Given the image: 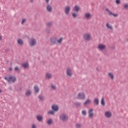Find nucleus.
<instances>
[{
	"instance_id": "5",
	"label": "nucleus",
	"mask_w": 128,
	"mask_h": 128,
	"mask_svg": "<svg viewBox=\"0 0 128 128\" xmlns=\"http://www.w3.org/2000/svg\"><path fill=\"white\" fill-rule=\"evenodd\" d=\"M29 44L30 46H36V40L34 38H32L30 40Z\"/></svg>"
},
{
	"instance_id": "44",
	"label": "nucleus",
	"mask_w": 128,
	"mask_h": 128,
	"mask_svg": "<svg viewBox=\"0 0 128 128\" xmlns=\"http://www.w3.org/2000/svg\"><path fill=\"white\" fill-rule=\"evenodd\" d=\"M9 70H12V68H9Z\"/></svg>"
},
{
	"instance_id": "32",
	"label": "nucleus",
	"mask_w": 128,
	"mask_h": 128,
	"mask_svg": "<svg viewBox=\"0 0 128 128\" xmlns=\"http://www.w3.org/2000/svg\"><path fill=\"white\" fill-rule=\"evenodd\" d=\"M72 16H73V18H78V14H76V12H74L72 14Z\"/></svg>"
},
{
	"instance_id": "24",
	"label": "nucleus",
	"mask_w": 128,
	"mask_h": 128,
	"mask_svg": "<svg viewBox=\"0 0 128 128\" xmlns=\"http://www.w3.org/2000/svg\"><path fill=\"white\" fill-rule=\"evenodd\" d=\"M22 66L24 68H28V62L24 63V64H22Z\"/></svg>"
},
{
	"instance_id": "47",
	"label": "nucleus",
	"mask_w": 128,
	"mask_h": 128,
	"mask_svg": "<svg viewBox=\"0 0 128 128\" xmlns=\"http://www.w3.org/2000/svg\"><path fill=\"white\" fill-rule=\"evenodd\" d=\"M11 90H12V87H11Z\"/></svg>"
},
{
	"instance_id": "40",
	"label": "nucleus",
	"mask_w": 128,
	"mask_h": 128,
	"mask_svg": "<svg viewBox=\"0 0 128 128\" xmlns=\"http://www.w3.org/2000/svg\"><path fill=\"white\" fill-rule=\"evenodd\" d=\"M26 22V19H23L22 20V22H21L22 24H24V22Z\"/></svg>"
},
{
	"instance_id": "38",
	"label": "nucleus",
	"mask_w": 128,
	"mask_h": 128,
	"mask_svg": "<svg viewBox=\"0 0 128 128\" xmlns=\"http://www.w3.org/2000/svg\"><path fill=\"white\" fill-rule=\"evenodd\" d=\"M124 8L125 10H128V4H124Z\"/></svg>"
},
{
	"instance_id": "6",
	"label": "nucleus",
	"mask_w": 128,
	"mask_h": 128,
	"mask_svg": "<svg viewBox=\"0 0 128 128\" xmlns=\"http://www.w3.org/2000/svg\"><path fill=\"white\" fill-rule=\"evenodd\" d=\"M106 12H108L110 16H114V18H116L117 16H118V14H114L108 9V8H106Z\"/></svg>"
},
{
	"instance_id": "18",
	"label": "nucleus",
	"mask_w": 128,
	"mask_h": 128,
	"mask_svg": "<svg viewBox=\"0 0 128 128\" xmlns=\"http://www.w3.org/2000/svg\"><path fill=\"white\" fill-rule=\"evenodd\" d=\"M94 104L96 106H98L100 104V100L98 98H96L94 99Z\"/></svg>"
},
{
	"instance_id": "11",
	"label": "nucleus",
	"mask_w": 128,
	"mask_h": 128,
	"mask_svg": "<svg viewBox=\"0 0 128 128\" xmlns=\"http://www.w3.org/2000/svg\"><path fill=\"white\" fill-rule=\"evenodd\" d=\"M84 38L86 40H88V42L90 40V39L92 38H90V36L88 34H84Z\"/></svg>"
},
{
	"instance_id": "39",
	"label": "nucleus",
	"mask_w": 128,
	"mask_h": 128,
	"mask_svg": "<svg viewBox=\"0 0 128 128\" xmlns=\"http://www.w3.org/2000/svg\"><path fill=\"white\" fill-rule=\"evenodd\" d=\"M76 128H82V125L80 124H76Z\"/></svg>"
},
{
	"instance_id": "17",
	"label": "nucleus",
	"mask_w": 128,
	"mask_h": 128,
	"mask_svg": "<svg viewBox=\"0 0 128 128\" xmlns=\"http://www.w3.org/2000/svg\"><path fill=\"white\" fill-rule=\"evenodd\" d=\"M104 114L106 118H112V112H106Z\"/></svg>"
},
{
	"instance_id": "28",
	"label": "nucleus",
	"mask_w": 128,
	"mask_h": 128,
	"mask_svg": "<svg viewBox=\"0 0 128 128\" xmlns=\"http://www.w3.org/2000/svg\"><path fill=\"white\" fill-rule=\"evenodd\" d=\"M48 114H52V116H54V114L56 112H54V111L52 110H50L48 112Z\"/></svg>"
},
{
	"instance_id": "2",
	"label": "nucleus",
	"mask_w": 128,
	"mask_h": 128,
	"mask_svg": "<svg viewBox=\"0 0 128 128\" xmlns=\"http://www.w3.org/2000/svg\"><path fill=\"white\" fill-rule=\"evenodd\" d=\"M60 118L62 122H68V116L66 113H62L60 116Z\"/></svg>"
},
{
	"instance_id": "43",
	"label": "nucleus",
	"mask_w": 128,
	"mask_h": 128,
	"mask_svg": "<svg viewBox=\"0 0 128 128\" xmlns=\"http://www.w3.org/2000/svg\"><path fill=\"white\" fill-rule=\"evenodd\" d=\"M32 128H36V124H33L32 125Z\"/></svg>"
},
{
	"instance_id": "34",
	"label": "nucleus",
	"mask_w": 128,
	"mask_h": 128,
	"mask_svg": "<svg viewBox=\"0 0 128 128\" xmlns=\"http://www.w3.org/2000/svg\"><path fill=\"white\" fill-rule=\"evenodd\" d=\"M46 24V26L50 27L52 26V22H48Z\"/></svg>"
},
{
	"instance_id": "26",
	"label": "nucleus",
	"mask_w": 128,
	"mask_h": 128,
	"mask_svg": "<svg viewBox=\"0 0 128 128\" xmlns=\"http://www.w3.org/2000/svg\"><path fill=\"white\" fill-rule=\"evenodd\" d=\"M52 122H53V121H52V118L49 119L47 122V124L49 126H50V124H52Z\"/></svg>"
},
{
	"instance_id": "3",
	"label": "nucleus",
	"mask_w": 128,
	"mask_h": 128,
	"mask_svg": "<svg viewBox=\"0 0 128 128\" xmlns=\"http://www.w3.org/2000/svg\"><path fill=\"white\" fill-rule=\"evenodd\" d=\"M50 0H45L46 3L48 4L46 6V10L48 12H52V7L48 4L50 2Z\"/></svg>"
},
{
	"instance_id": "7",
	"label": "nucleus",
	"mask_w": 128,
	"mask_h": 128,
	"mask_svg": "<svg viewBox=\"0 0 128 128\" xmlns=\"http://www.w3.org/2000/svg\"><path fill=\"white\" fill-rule=\"evenodd\" d=\"M50 42L52 44H56L58 42V39L56 38L53 37L50 38Z\"/></svg>"
},
{
	"instance_id": "41",
	"label": "nucleus",
	"mask_w": 128,
	"mask_h": 128,
	"mask_svg": "<svg viewBox=\"0 0 128 128\" xmlns=\"http://www.w3.org/2000/svg\"><path fill=\"white\" fill-rule=\"evenodd\" d=\"M116 2L117 4H120V0H116Z\"/></svg>"
},
{
	"instance_id": "48",
	"label": "nucleus",
	"mask_w": 128,
	"mask_h": 128,
	"mask_svg": "<svg viewBox=\"0 0 128 128\" xmlns=\"http://www.w3.org/2000/svg\"><path fill=\"white\" fill-rule=\"evenodd\" d=\"M96 70H98V68H96Z\"/></svg>"
},
{
	"instance_id": "21",
	"label": "nucleus",
	"mask_w": 128,
	"mask_h": 128,
	"mask_svg": "<svg viewBox=\"0 0 128 128\" xmlns=\"http://www.w3.org/2000/svg\"><path fill=\"white\" fill-rule=\"evenodd\" d=\"M85 18H86L87 20H88L92 18V14H90V13H86L85 14Z\"/></svg>"
},
{
	"instance_id": "13",
	"label": "nucleus",
	"mask_w": 128,
	"mask_h": 128,
	"mask_svg": "<svg viewBox=\"0 0 128 128\" xmlns=\"http://www.w3.org/2000/svg\"><path fill=\"white\" fill-rule=\"evenodd\" d=\"M98 48L100 50H105L106 48V45L102 44H100L98 46Z\"/></svg>"
},
{
	"instance_id": "35",
	"label": "nucleus",
	"mask_w": 128,
	"mask_h": 128,
	"mask_svg": "<svg viewBox=\"0 0 128 128\" xmlns=\"http://www.w3.org/2000/svg\"><path fill=\"white\" fill-rule=\"evenodd\" d=\"M108 76H110L112 80H113V78H114V74H112V73H109Z\"/></svg>"
},
{
	"instance_id": "10",
	"label": "nucleus",
	"mask_w": 128,
	"mask_h": 128,
	"mask_svg": "<svg viewBox=\"0 0 128 128\" xmlns=\"http://www.w3.org/2000/svg\"><path fill=\"white\" fill-rule=\"evenodd\" d=\"M92 112H94L92 109H91L88 111V116L90 118H94V114Z\"/></svg>"
},
{
	"instance_id": "31",
	"label": "nucleus",
	"mask_w": 128,
	"mask_h": 128,
	"mask_svg": "<svg viewBox=\"0 0 128 128\" xmlns=\"http://www.w3.org/2000/svg\"><path fill=\"white\" fill-rule=\"evenodd\" d=\"M14 70L15 72H20V68L18 67V66H17L14 68Z\"/></svg>"
},
{
	"instance_id": "23",
	"label": "nucleus",
	"mask_w": 128,
	"mask_h": 128,
	"mask_svg": "<svg viewBox=\"0 0 128 128\" xmlns=\"http://www.w3.org/2000/svg\"><path fill=\"white\" fill-rule=\"evenodd\" d=\"M106 26L107 28H108L109 30H114V28H112V26H110V23L108 22L106 24Z\"/></svg>"
},
{
	"instance_id": "45",
	"label": "nucleus",
	"mask_w": 128,
	"mask_h": 128,
	"mask_svg": "<svg viewBox=\"0 0 128 128\" xmlns=\"http://www.w3.org/2000/svg\"><path fill=\"white\" fill-rule=\"evenodd\" d=\"M30 2H34V0H30Z\"/></svg>"
},
{
	"instance_id": "46",
	"label": "nucleus",
	"mask_w": 128,
	"mask_h": 128,
	"mask_svg": "<svg viewBox=\"0 0 128 128\" xmlns=\"http://www.w3.org/2000/svg\"><path fill=\"white\" fill-rule=\"evenodd\" d=\"M2 40V36H0V40Z\"/></svg>"
},
{
	"instance_id": "16",
	"label": "nucleus",
	"mask_w": 128,
	"mask_h": 128,
	"mask_svg": "<svg viewBox=\"0 0 128 128\" xmlns=\"http://www.w3.org/2000/svg\"><path fill=\"white\" fill-rule=\"evenodd\" d=\"M36 119L38 122H42L44 120V118H42V116L38 115L36 116Z\"/></svg>"
},
{
	"instance_id": "14",
	"label": "nucleus",
	"mask_w": 128,
	"mask_h": 128,
	"mask_svg": "<svg viewBox=\"0 0 128 128\" xmlns=\"http://www.w3.org/2000/svg\"><path fill=\"white\" fill-rule=\"evenodd\" d=\"M38 98L40 100H41L42 102H44V100H46V98L42 94L39 95L38 96Z\"/></svg>"
},
{
	"instance_id": "12",
	"label": "nucleus",
	"mask_w": 128,
	"mask_h": 128,
	"mask_svg": "<svg viewBox=\"0 0 128 128\" xmlns=\"http://www.w3.org/2000/svg\"><path fill=\"white\" fill-rule=\"evenodd\" d=\"M52 108L54 112H58V110L59 108L58 106L56 105H53L52 106Z\"/></svg>"
},
{
	"instance_id": "15",
	"label": "nucleus",
	"mask_w": 128,
	"mask_h": 128,
	"mask_svg": "<svg viewBox=\"0 0 128 128\" xmlns=\"http://www.w3.org/2000/svg\"><path fill=\"white\" fill-rule=\"evenodd\" d=\"M74 12H80V6L76 5L74 7Z\"/></svg>"
},
{
	"instance_id": "33",
	"label": "nucleus",
	"mask_w": 128,
	"mask_h": 128,
	"mask_svg": "<svg viewBox=\"0 0 128 128\" xmlns=\"http://www.w3.org/2000/svg\"><path fill=\"white\" fill-rule=\"evenodd\" d=\"M51 88L52 90H56V86L54 85V84H51Z\"/></svg>"
},
{
	"instance_id": "8",
	"label": "nucleus",
	"mask_w": 128,
	"mask_h": 128,
	"mask_svg": "<svg viewBox=\"0 0 128 128\" xmlns=\"http://www.w3.org/2000/svg\"><path fill=\"white\" fill-rule=\"evenodd\" d=\"M66 72L67 76H68L72 78V70L69 68H67Z\"/></svg>"
},
{
	"instance_id": "20",
	"label": "nucleus",
	"mask_w": 128,
	"mask_h": 128,
	"mask_svg": "<svg viewBox=\"0 0 128 128\" xmlns=\"http://www.w3.org/2000/svg\"><path fill=\"white\" fill-rule=\"evenodd\" d=\"M18 43L20 46H23L24 45V40L20 38L18 40Z\"/></svg>"
},
{
	"instance_id": "4",
	"label": "nucleus",
	"mask_w": 128,
	"mask_h": 128,
	"mask_svg": "<svg viewBox=\"0 0 128 128\" xmlns=\"http://www.w3.org/2000/svg\"><path fill=\"white\" fill-rule=\"evenodd\" d=\"M78 100H85L86 94H84V92H82L80 93H78Z\"/></svg>"
},
{
	"instance_id": "9",
	"label": "nucleus",
	"mask_w": 128,
	"mask_h": 128,
	"mask_svg": "<svg viewBox=\"0 0 128 128\" xmlns=\"http://www.w3.org/2000/svg\"><path fill=\"white\" fill-rule=\"evenodd\" d=\"M70 6H68L65 8L64 12L66 14L68 15V14H70Z\"/></svg>"
},
{
	"instance_id": "37",
	"label": "nucleus",
	"mask_w": 128,
	"mask_h": 128,
	"mask_svg": "<svg viewBox=\"0 0 128 128\" xmlns=\"http://www.w3.org/2000/svg\"><path fill=\"white\" fill-rule=\"evenodd\" d=\"M82 114L83 116H86V112L84 110L82 111Z\"/></svg>"
},
{
	"instance_id": "36",
	"label": "nucleus",
	"mask_w": 128,
	"mask_h": 128,
	"mask_svg": "<svg viewBox=\"0 0 128 128\" xmlns=\"http://www.w3.org/2000/svg\"><path fill=\"white\" fill-rule=\"evenodd\" d=\"M63 40V38H60L59 40H57V42H58V44H62Z\"/></svg>"
},
{
	"instance_id": "25",
	"label": "nucleus",
	"mask_w": 128,
	"mask_h": 128,
	"mask_svg": "<svg viewBox=\"0 0 128 128\" xmlns=\"http://www.w3.org/2000/svg\"><path fill=\"white\" fill-rule=\"evenodd\" d=\"M46 77L47 78H52V74L50 73H46Z\"/></svg>"
},
{
	"instance_id": "29",
	"label": "nucleus",
	"mask_w": 128,
	"mask_h": 128,
	"mask_svg": "<svg viewBox=\"0 0 128 128\" xmlns=\"http://www.w3.org/2000/svg\"><path fill=\"white\" fill-rule=\"evenodd\" d=\"M81 105L82 103H80V102H76L74 104V106H76L77 108H78V106H80Z\"/></svg>"
},
{
	"instance_id": "27",
	"label": "nucleus",
	"mask_w": 128,
	"mask_h": 128,
	"mask_svg": "<svg viewBox=\"0 0 128 128\" xmlns=\"http://www.w3.org/2000/svg\"><path fill=\"white\" fill-rule=\"evenodd\" d=\"M92 102L90 100H86L84 102V106H86V104H90Z\"/></svg>"
},
{
	"instance_id": "19",
	"label": "nucleus",
	"mask_w": 128,
	"mask_h": 128,
	"mask_svg": "<svg viewBox=\"0 0 128 128\" xmlns=\"http://www.w3.org/2000/svg\"><path fill=\"white\" fill-rule=\"evenodd\" d=\"M34 90L36 94H38L40 92V88H38V86H34Z\"/></svg>"
},
{
	"instance_id": "30",
	"label": "nucleus",
	"mask_w": 128,
	"mask_h": 128,
	"mask_svg": "<svg viewBox=\"0 0 128 128\" xmlns=\"http://www.w3.org/2000/svg\"><path fill=\"white\" fill-rule=\"evenodd\" d=\"M32 94V92L30 90H28L26 92V95L27 96H30Z\"/></svg>"
},
{
	"instance_id": "42",
	"label": "nucleus",
	"mask_w": 128,
	"mask_h": 128,
	"mask_svg": "<svg viewBox=\"0 0 128 128\" xmlns=\"http://www.w3.org/2000/svg\"><path fill=\"white\" fill-rule=\"evenodd\" d=\"M46 34H50V30L48 29H46Z\"/></svg>"
},
{
	"instance_id": "1",
	"label": "nucleus",
	"mask_w": 128,
	"mask_h": 128,
	"mask_svg": "<svg viewBox=\"0 0 128 128\" xmlns=\"http://www.w3.org/2000/svg\"><path fill=\"white\" fill-rule=\"evenodd\" d=\"M4 80H7V82L10 84H13L14 82H16V78L12 75L9 77L8 76H5Z\"/></svg>"
},
{
	"instance_id": "22",
	"label": "nucleus",
	"mask_w": 128,
	"mask_h": 128,
	"mask_svg": "<svg viewBox=\"0 0 128 128\" xmlns=\"http://www.w3.org/2000/svg\"><path fill=\"white\" fill-rule=\"evenodd\" d=\"M101 104L102 106H106V101H104V97H102L101 100Z\"/></svg>"
}]
</instances>
